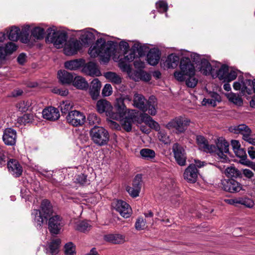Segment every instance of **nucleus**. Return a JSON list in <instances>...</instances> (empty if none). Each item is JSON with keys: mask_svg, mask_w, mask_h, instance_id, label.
<instances>
[{"mask_svg": "<svg viewBox=\"0 0 255 255\" xmlns=\"http://www.w3.org/2000/svg\"><path fill=\"white\" fill-rule=\"evenodd\" d=\"M92 226L87 221H78L76 222L75 225V230L83 233L89 231Z\"/></svg>", "mask_w": 255, "mask_h": 255, "instance_id": "nucleus-41", "label": "nucleus"}, {"mask_svg": "<svg viewBox=\"0 0 255 255\" xmlns=\"http://www.w3.org/2000/svg\"><path fill=\"white\" fill-rule=\"evenodd\" d=\"M30 103L27 101H20L17 103L16 105L17 109L21 112H24L26 111L29 107Z\"/></svg>", "mask_w": 255, "mask_h": 255, "instance_id": "nucleus-52", "label": "nucleus"}, {"mask_svg": "<svg viewBox=\"0 0 255 255\" xmlns=\"http://www.w3.org/2000/svg\"><path fill=\"white\" fill-rule=\"evenodd\" d=\"M228 71V67L224 65H222L220 68L218 69L214 68L212 72V76L213 78L218 77L220 80L224 81L227 73Z\"/></svg>", "mask_w": 255, "mask_h": 255, "instance_id": "nucleus-33", "label": "nucleus"}, {"mask_svg": "<svg viewBox=\"0 0 255 255\" xmlns=\"http://www.w3.org/2000/svg\"><path fill=\"white\" fill-rule=\"evenodd\" d=\"M43 117L48 120L56 121L60 117L59 110L54 107H49L42 111Z\"/></svg>", "mask_w": 255, "mask_h": 255, "instance_id": "nucleus-25", "label": "nucleus"}, {"mask_svg": "<svg viewBox=\"0 0 255 255\" xmlns=\"http://www.w3.org/2000/svg\"><path fill=\"white\" fill-rule=\"evenodd\" d=\"M90 135L93 142L100 146L108 143L109 140L108 131L102 127H94L90 131Z\"/></svg>", "mask_w": 255, "mask_h": 255, "instance_id": "nucleus-4", "label": "nucleus"}, {"mask_svg": "<svg viewBox=\"0 0 255 255\" xmlns=\"http://www.w3.org/2000/svg\"><path fill=\"white\" fill-rule=\"evenodd\" d=\"M58 76L59 80L63 84H70L74 79L73 76L65 70L59 71Z\"/></svg>", "mask_w": 255, "mask_h": 255, "instance_id": "nucleus-35", "label": "nucleus"}, {"mask_svg": "<svg viewBox=\"0 0 255 255\" xmlns=\"http://www.w3.org/2000/svg\"><path fill=\"white\" fill-rule=\"evenodd\" d=\"M61 244V240L56 239L52 240L46 248L47 254L51 255H56L59 251V248Z\"/></svg>", "mask_w": 255, "mask_h": 255, "instance_id": "nucleus-30", "label": "nucleus"}, {"mask_svg": "<svg viewBox=\"0 0 255 255\" xmlns=\"http://www.w3.org/2000/svg\"><path fill=\"white\" fill-rule=\"evenodd\" d=\"M180 70L187 76L195 75V69L193 64L189 60H181L180 64Z\"/></svg>", "mask_w": 255, "mask_h": 255, "instance_id": "nucleus-29", "label": "nucleus"}, {"mask_svg": "<svg viewBox=\"0 0 255 255\" xmlns=\"http://www.w3.org/2000/svg\"><path fill=\"white\" fill-rule=\"evenodd\" d=\"M112 206L124 218H128L131 214V208L130 206L124 201L121 200H114L112 202Z\"/></svg>", "mask_w": 255, "mask_h": 255, "instance_id": "nucleus-10", "label": "nucleus"}, {"mask_svg": "<svg viewBox=\"0 0 255 255\" xmlns=\"http://www.w3.org/2000/svg\"><path fill=\"white\" fill-rule=\"evenodd\" d=\"M226 96L229 101L238 106H241L243 105V100L242 98L238 94L230 92L226 94Z\"/></svg>", "mask_w": 255, "mask_h": 255, "instance_id": "nucleus-43", "label": "nucleus"}, {"mask_svg": "<svg viewBox=\"0 0 255 255\" xmlns=\"http://www.w3.org/2000/svg\"><path fill=\"white\" fill-rule=\"evenodd\" d=\"M97 111L102 114L106 113L107 116L112 119V115L113 114V106L111 104L106 100H99L97 103Z\"/></svg>", "mask_w": 255, "mask_h": 255, "instance_id": "nucleus-18", "label": "nucleus"}, {"mask_svg": "<svg viewBox=\"0 0 255 255\" xmlns=\"http://www.w3.org/2000/svg\"><path fill=\"white\" fill-rule=\"evenodd\" d=\"M101 87V83L98 79H94L90 87V90H95L96 91H100Z\"/></svg>", "mask_w": 255, "mask_h": 255, "instance_id": "nucleus-57", "label": "nucleus"}, {"mask_svg": "<svg viewBox=\"0 0 255 255\" xmlns=\"http://www.w3.org/2000/svg\"><path fill=\"white\" fill-rule=\"evenodd\" d=\"M109 118L107 120V124L113 129L120 130L121 129L120 126L116 122Z\"/></svg>", "mask_w": 255, "mask_h": 255, "instance_id": "nucleus-63", "label": "nucleus"}, {"mask_svg": "<svg viewBox=\"0 0 255 255\" xmlns=\"http://www.w3.org/2000/svg\"><path fill=\"white\" fill-rule=\"evenodd\" d=\"M140 118L141 120L151 128L154 129L155 130H159L160 129V126L158 123L154 121L148 114L142 113L140 115Z\"/></svg>", "mask_w": 255, "mask_h": 255, "instance_id": "nucleus-31", "label": "nucleus"}, {"mask_svg": "<svg viewBox=\"0 0 255 255\" xmlns=\"http://www.w3.org/2000/svg\"><path fill=\"white\" fill-rule=\"evenodd\" d=\"M185 81L188 87L194 88L196 86L198 80L195 77V75H193L187 76Z\"/></svg>", "mask_w": 255, "mask_h": 255, "instance_id": "nucleus-50", "label": "nucleus"}, {"mask_svg": "<svg viewBox=\"0 0 255 255\" xmlns=\"http://www.w3.org/2000/svg\"><path fill=\"white\" fill-rule=\"evenodd\" d=\"M236 155L240 158V162L247 166H249L252 162L247 159V155L245 150L242 148H238L237 150L234 151Z\"/></svg>", "mask_w": 255, "mask_h": 255, "instance_id": "nucleus-39", "label": "nucleus"}, {"mask_svg": "<svg viewBox=\"0 0 255 255\" xmlns=\"http://www.w3.org/2000/svg\"><path fill=\"white\" fill-rule=\"evenodd\" d=\"M190 121L182 117H176L169 121L165 127L170 130H175L177 133L185 131Z\"/></svg>", "mask_w": 255, "mask_h": 255, "instance_id": "nucleus-5", "label": "nucleus"}, {"mask_svg": "<svg viewBox=\"0 0 255 255\" xmlns=\"http://www.w3.org/2000/svg\"><path fill=\"white\" fill-rule=\"evenodd\" d=\"M230 130L236 134H242L244 140L255 145V135H251V129L246 125L242 124L231 127Z\"/></svg>", "mask_w": 255, "mask_h": 255, "instance_id": "nucleus-7", "label": "nucleus"}, {"mask_svg": "<svg viewBox=\"0 0 255 255\" xmlns=\"http://www.w3.org/2000/svg\"><path fill=\"white\" fill-rule=\"evenodd\" d=\"M96 31L92 28H87L81 31L80 39L86 44L93 42L95 39Z\"/></svg>", "mask_w": 255, "mask_h": 255, "instance_id": "nucleus-24", "label": "nucleus"}, {"mask_svg": "<svg viewBox=\"0 0 255 255\" xmlns=\"http://www.w3.org/2000/svg\"><path fill=\"white\" fill-rule=\"evenodd\" d=\"M87 120L89 124L91 125L99 124L100 123L101 120L98 118L97 115L95 113H91L87 117Z\"/></svg>", "mask_w": 255, "mask_h": 255, "instance_id": "nucleus-54", "label": "nucleus"}, {"mask_svg": "<svg viewBox=\"0 0 255 255\" xmlns=\"http://www.w3.org/2000/svg\"><path fill=\"white\" fill-rule=\"evenodd\" d=\"M146 221L142 217H139L135 223V228L136 230L140 231L146 228Z\"/></svg>", "mask_w": 255, "mask_h": 255, "instance_id": "nucleus-51", "label": "nucleus"}, {"mask_svg": "<svg viewBox=\"0 0 255 255\" xmlns=\"http://www.w3.org/2000/svg\"><path fill=\"white\" fill-rule=\"evenodd\" d=\"M222 188L225 191L230 193H237L244 190L243 185L234 179H225L222 181Z\"/></svg>", "mask_w": 255, "mask_h": 255, "instance_id": "nucleus-15", "label": "nucleus"}, {"mask_svg": "<svg viewBox=\"0 0 255 255\" xmlns=\"http://www.w3.org/2000/svg\"><path fill=\"white\" fill-rule=\"evenodd\" d=\"M9 172L15 177H19L23 172V168L19 162L15 159H10L7 162Z\"/></svg>", "mask_w": 255, "mask_h": 255, "instance_id": "nucleus-19", "label": "nucleus"}, {"mask_svg": "<svg viewBox=\"0 0 255 255\" xmlns=\"http://www.w3.org/2000/svg\"><path fill=\"white\" fill-rule=\"evenodd\" d=\"M148 100L141 94L135 93L133 96V106L143 112L147 111L146 105Z\"/></svg>", "mask_w": 255, "mask_h": 255, "instance_id": "nucleus-22", "label": "nucleus"}, {"mask_svg": "<svg viewBox=\"0 0 255 255\" xmlns=\"http://www.w3.org/2000/svg\"><path fill=\"white\" fill-rule=\"evenodd\" d=\"M73 103L71 101H63L60 105L61 111L62 113L66 114L73 108Z\"/></svg>", "mask_w": 255, "mask_h": 255, "instance_id": "nucleus-49", "label": "nucleus"}, {"mask_svg": "<svg viewBox=\"0 0 255 255\" xmlns=\"http://www.w3.org/2000/svg\"><path fill=\"white\" fill-rule=\"evenodd\" d=\"M172 151L177 163L180 166L185 165L186 164V155L183 146L177 143H174L172 146Z\"/></svg>", "mask_w": 255, "mask_h": 255, "instance_id": "nucleus-14", "label": "nucleus"}, {"mask_svg": "<svg viewBox=\"0 0 255 255\" xmlns=\"http://www.w3.org/2000/svg\"><path fill=\"white\" fill-rule=\"evenodd\" d=\"M217 147V158L222 162H227L229 159L226 153H229V144L228 142L223 137L218 138L216 141Z\"/></svg>", "mask_w": 255, "mask_h": 255, "instance_id": "nucleus-6", "label": "nucleus"}, {"mask_svg": "<svg viewBox=\"0 0 255 255\" xmlns=\"http://www.w3.org/2000/svg\"><path fill=\"white\" fill-rule=\"evenodd\" d=\"M72 83L74 87L81 90L87 89L89 87L87 82L84 78L81 76L75 77L73 80Z\"/></svg>", "mask_w": 255, "mask_h": 255, "instance_id": "nucleus-38", "label": "nucleus"}, {"mask_svg": "<svg viewBox=\"0 0 255 255\" xmlns=\"http://www.w3.org/2000/svg\"><path fill=\"white\" fill-rule=\"evenodd\" d=\"M242 205H244L246 207L249 208H252L254 206L255 203L252 199L249 198L245 197L243 198Z\"/></svg>", "mask_w": 255, "mask_h": 255, "instance_id": "nucleus-61", "label": "nucleus"}, {"mask_svg": "<svg viewBox=\"0 0 255 255\" xmlns=\"http://www.w3.org/2000/svg\"><path fill=\"white\" fill-rule=\"evenodd\" d=\"M140 155L141 158L146 160H150L155 156L154 150L149 148H143L140 151Z\"/></svg>", "mask_w": 255, "mask_h": 255, "instance_id": "nucleus-45", "label": "nucleus"}, {"mask_svg": "<svg viewBox=\"0 0 255 255\" xmlns=\"http://www.w3.org/2000/svg\"><path fill=\"white\" fill-rule=\"evenodd\" d=\"M115 108L116 112H115L113 111V114L112 115V119L113 120H120L125 116L128 111L129 113V110L127 109L124 104V100L123 98H120L117 99L115 104Z\"/></svg>", "mask_w": 255, "mask_h": 255, "instance_id": "nucleus-12", "label": "nucleus"}, {"mask_svg": "<svg viewBox=\"0 0 255 255\" xmlns=\"http://www.w3.org/2000/svg\"><path fill=\"white\" fill-rule=\"evenodd\" d=\"M82 72L87 75L98 77L101 75V73L97 65L93 62L86 64L82 68Z\"/></svg>", "mask_w": 255, "mask_h": 255, "instance_id": "nucleus-23", "label": "nucleus"}, {"mask_svg": "<svg viewBox=\"0 0 255 255\" xmlns=\"http://www.w3.org/2000/svg\"><path fill=\"white\" fill-rule=\"evenodd\" d=\"M161 53L156 48L151 49L147 54V61L149 64L152 66L157 65L160 59Z\"/></svg>", "mask_w": 255, "mask_h": 255, "instance_id": "nucleus-27", "label": "nucleus"}, {"mask_svg": "<svg viewBox=\"0 0 255 255\" xmlns=\"http://www.w3.org/2000/svg\"><path fill=\"white\" fill-rule=\"evenodd\" d=\"M65 255H75L76 247L72 242H69L64 246Z\"/></svg>", "mask_w": 255, "mask_h": 255, "instance_id": "nucleus-47", "label": "nucleus"}, {"mask_svg": "<svg viewBox=\"0 0 255 255\" xmlns=\"http://www.w3.org/2000/svg\"><path fill=\"white\" fill-rule=\"evenodd\" d=\"M156 8L160 12H164L167 10V3L164 1H159L156 3Z\"/></svg>", "mask_w": 255, "mask_h": 255, "instance_id": "nucleus-56", "label": "nucleus"}, {"mask_svg": "<svg viewBox=\"0 0 255 255\" xmlns=\"http://www.w3.org/2000/svg\"><path fill=\"white\" fill-rule=\"evenodd\" d=\"M203 151L210 153H215L217 155V147L216 146L213 144L206 145V146L203 149Z\"/></svg>", "mask_w": 255, "mask_h": 255, "instance_id": "nucleus-59", "label": "nucleus"}, {"mask_svg": "<svg viewBox=\"0 0 255 255\" xmlns=\"http://www.w3.org/2000/svg\"><path fill=\"white\" fill-rule=\"evenodd\" d=\"M237 76V73L236 71L232 70L227 72L224 81L231 82L235 80Z\"/></svg>", "mask_w": 255, "mask_h": 255, "instance_id": "nucleus-58", "label": "nucleus"}, {"mask_svg": "<svg viewBox=\"0 0 255 255\" xmlns=\"http://www.w3.org/2000/svg\"><path fill=\"white\" fill-rule=\"evenodd\" d=\"M64 225V222L62 218L58 215H54L49 219L48 228L52 234H58Z\"/></svg>", "mask_w": 255, "mask_h": 255, "instance_id": "nucleus-11", "label": "nucleus"}, {"mask_svg": "<svg viewBox=\"0 0 255 255\" xmlns=\"http://www.w3.org/2000/svg\"><path fill=\"white\" fill-rule=\"evenodd\" d=\"M66 120L70 125L73 126H81L84 124L86 121V116L83 113L74 110L68 113L66 117Z\"/></svg>", "mask_w": 255, "mask_h": 255, "instance_id": "nucleus-9", "label": "nucleus"}, {"mask_svg": "<svg viewBox=\"0 0 255 255\" xmlns=\"http://www.w3.org/2000/svg\"><path fill=\"white\" fill-rule=\"evenodd\" d=\"M134 110H129V115L125 118H122L120 120L121 124L123 128L127 132L131 130V126L135 118Z\"/></svg>", "mask_w": 255, "mask_h": 255, "instance_id": "nucleus-26", "label": "nucleus"}, {"mask_svg": "<svg viewBox=\"0 0 255 255\" xmlns=\"http://www.w3.org/2000/svg\"><path fill=\"white\" fill-rule=\"evenodd\" d=\"M174 76L175 78L180 82L185 81L187 77L181 70L180 71H175L174 73Z\"/></svg>", "mask_w": 255, "mask_h": 255, "instance_id": "nucleus-60", "label": "nucleus"}, {"mask_svg": "<svg viewBox=\"0 0 255 255\" xmlns=\"http://www.w3.org/2000/svg\"><path fill=\"white\" fill-rule=\"evenodd\" d=\"M29 26L27 25L21 32L20 29L15 26L12 27L8 34V39L12 41H16L18 39L23 43H27L28 41V32Z\"/></svg>", "mask_w": 255, "mask_h": 255, "instance_id": "nucleus-8", "label": "nucleus"}, {"mask_svg": "<svg viewBox=\"0 0 255 255\" xmlns=\"http://www.w3.org/2000/svg\"><path fill=\"white\" fill-rule=\"evenodd\" d=\"M81 48V43L77 39H70L65 44L64 52L66 55L76 54Z\"/></svg>", "mask_w": 255, "mask_h": 255, "instance_id": "nucleus-17", "label": "nucleus"}, {"mask_svg": "<svg viewBox=\"0 0 255 255\" xmlns=\"http://www.w3.org/2000/svg\"><path fill=\"white\" fill-rule=\"evenodd\" d=\"M179 61V56L175 54H171L168 56L163 64L167 68H174L178 65Z\"/></svg>", "mask_w": 255, "mask_h": 255, "instance_id": "nucleus-32", "label": "nucleus"}, {"mask_svg": "<svg viewBox=\"0 0 255 255\" xmlns=\"http://www.w3.org/2000/svg\"><path fill=\"white\" fill-rule=\"evenodd\" d=\"M198 171L196 166L190 164L185 170L184 177L188 182L195 183L197 181Z\"/></svg>", "mask_w": 255, "mask_h": 255, "instance_id": "nucleus-21", "label": "nucleus"}, {"mask_svg": "<svg viewBox=\"0 0 255 255\" xmlns=\"http://www.w3.org/2000/svg\"><path fill=\"white\" fill-rule=\"evenodd\" d=\"M132 78L135 81L142 80L145 82H148L151 79V76L149 73L145 71L139 70L135 71L133 73Z\"/></svg>", "mask_w": 255, "mask_h": 255, "instance_id": "nucleus-37", "label": "nucleus"}, {"mask_svg": "<svg viewBox=\"0 0 255 255\" xmlns=\"http://www.w3.org/2000/svg\"><path fill=\"white\" fill-rule=\"evenodd\" d=\"M196 141L199 148L202 150L208 143V140L202 135H197L196 136Z\"/></svg>", "mask_w": 255, "mask_h": 255, "instance_id": "nucleus-53", "label": "nucleus"}, {"mask_svg": "<svg viewBox=\"0 0 255 255\" xmlns=\"http://www.w3.org/2000/svg\"><path fill=\"white\" fill-rule=\"evenodd\" d=\"M32 120V116L30 114H24L17 119V122L20 124L26 125Z\"/></svg>", "mask_w": 255, "mask_h": 255, "instance_id": "nucleus-55", "label": "nucleus"}, {"mask_svg": "<svg viewBox=\"0 0 255 255\" xmlns=\"http://www.w3.org/2000/svg\"><path fill=\"white\" fill-rule=\"evenodd\" d=\"M104 75L110 82L115 84H119L122 82L121 77L116 73L108 72L105 73Z\"/></svg>", "mask_w": 255, "mask_h": 255, "instance_id": "nucleus-44", "label": "nucleus"}, {"mask_svg": "<svg viewBox=\"0 0 255 255\" xmlns=\"http://www.w3.org/2000/svg\"><path fill=\"white\" fill-rule=\"evenodd\" d=\"M2 139L4 143L7 145H13L16 139V132L11 128H7L3 131Z\"/></svg>", "mask_w": 255, "mask_h": 255, "instance_id": "nucleus-20", "label": "nucleus"}, {"mask_svg": "<svg viewBox=\"0 0 255 255\" xmlns=\"http://www.w3.org/2000/svg\"><path fill=\"white\" fill-rule=\"evenodd\" d=\"M46 40L53 43L57 48H60L65 44L67 39V34L61 31L56 30L54 28H49L47 30Z\"/></svg>", "mask_w": 255, "mask_h": 255, "instance_id": "nucleus-3", "label": "nucleus"}, {"mask_svg": "<svg viewBox=\"0 0 255 255\" xmlns=\"http://www.w3.org/2000/svg\"><path fill=\"white\" fill-rule=\"evenodd\" d=\"M44 34V29L39 27H35L31 32V35L36 39H42Z\"/></svg>", "mask_w": 255, "mask_h": 255, "instance_id": "nucleus-48", "label": "nucleus"}, {"mask_svg": "<svg viewBox=\"0 0 255 255\" xmlns=\"http://www.w3.org/2000/svg\"><path fill=\"white\" fill-rule=\"evenodd\" d=\"M112 87L110 84H106L102 90V94L104 96H109L112 93Z\"/></svg>", "mask_w": 255, "mask_h": 255, "instance_id": "nucleus-62", "label": "nucleus"}, {"mask_svg": "<svg viewBox=\"0 0 255 255\" xmlns=\"http://www.w3.org/2000/svg\"><path fill=\"white\" fill-rule=\"evenodd\" d=\"M213 69L208 61L205 59L201 60L200 71L203 74L207 75L210 74L212 75Z\"/></svg>", "mask_w": 255, "mask_h": 255, "instance_id": "nucleus-42", "label": "nucleus"}, {"mask_svg": "<svg viewBox=\"0 0 255 255\" xmlns=\"http://www.w3.org/2000/svg\"><path fill=\"white\" fill-rule=\"evenodd\" d=\"M84 61L83 59H75L65 62V67L70 70H76L83 66Z\"/></svg>", "mask_w": 255, "mask_h": 255, "instance_id": "nucleus-36", "label": "nucleus"}, {"mask_svg": "<svg viewBox=\"0 0 255 255\" xmlns=\"http://www.w3.org/2000/svg\"><path fill=\"white\" fill-rule=\"evenodd\" d=\"M158 136L159 140L164 143H167L169 141V136L163 131H160L158 132Z\"/></svg>", "mask_w": 255, "mask_h": 255, "instance_id": "nucleus-64", "label": "nucleus"}, {"mask_svg": "<svg viewBox=\"0 0 255 255\" xmlns=\"http://www.w3.org/2000/svg\"><path fill=\"white\" fill-rule=\"evenodd\" d=\"M142 176L140 174H137L134 177L131 186H128L126 190L129 195L135 198L139 196L141 188Z\"/></svg>", "mask_w": 255, "mask_h": 255, "instance_id": "nucleus-13", "label": "nucleus"}, {"mask_svg": "<svg viewBox=\"0 0 255 255\" xmlns=\"http://www.w3.org/2000/svg\"><path fill=\"white\" fill-rule=\"evenodd\" d=\"M112 52V47L102 38L98 39L96 43L89 50V54L92 57H100V60L104 63H108Z\"/></svg>", "mask_w": 255, "mask_h": 255, "instance_id": "nucleus-1", "label": "nucleus"}, {"mask_svg": "<svg viewBox=\"0 0 255 255\" xmlns=\"http://www.w3.org/2000/svg\"><path fill=\"white\" fill-rule=\"evenodd\" d=\"M40 210L34 209L31 214L34 216V222L37 228H41L47 219L53 214L52 206L47 200H43L41 204Z\"/></svg>", "mask_w": 255, "mask_h": 255, "instance_id": "nucleus-2", "label": "nucleus"}, {"mask_svg": "<svg viewBox=\"0 0 255 255\" xmlns=\"http://www.w3.org/2000/svg\"><path fill=\"white\" fill-rule=\"evenodd\" d=\"M16 48V45L12 42H8L5 47H0V58H4L7 54H11Z\"/></svg>", "mask_w": 255, "mask_h": 255, "instance_id": "nucleus-34", "label": "nucleus"}, {"mask_svg": "<svg viewBox=\"0 0 255 255\" xmlns=\"http://www.w3.org/2000/svg\"><path fill=\"white\" fill-rule=\"evenodd\" d=\"M252 80L249 79L238 80L234 83L233 88L236 91H241V94H251L252 93L251 87Z\"/></svg>", "mask_w": 255, "mask_h": 255, "instance_id": "nucleus-16", "label": "nucleus"}, {"mask_svg": "<svg viewBox=\"0 0 255 255\" xmlns=\"http://www.w3.org/2000/svg\"><path fill=\"white\" fill-rule=\"evenodd\" d=\"M147 111L151 116H155L156 114L157 100L154 97H150L148 100L146 105Z\"/></svg>", "mask_w": 255, "mask_h": 255, "instance_id": "nucleus-40", "label": "nucleus"}, {"mask_svg": "<svg viewBox=\"0 0 255 255\" xmlns=\"http://www.w3.org/2000/svg\"><path fill=\"white\" fill-rule=\"evenodd\" d=\"M225 174L228 177H238L241 175V172L234 166H230L226 168Z\"/></svg>", "mask_w": 255, "mask_h": 255, "instance_id": "nucleus-46", "label": "nucleus"}, {"mask_svg": "<svg viewBox=\"0 0 255 255\" xmlns=\"http://www.w3.org/2000/svg\"><path fill=\"white\" fill-rule=\"evenodd\" d=\"M105 241L113 244H122L125 242V236L120 234H109L104 236Z\"/></svg>", "mask_w": 255, "mask_h": 255, "instance_id": "nucleus-28", "label": "nucleus"}]
</instances>
